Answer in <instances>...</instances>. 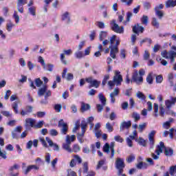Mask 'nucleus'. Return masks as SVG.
<instances>
[{
    "label": "nucleus",
    "instance_id": "26",
    "mask_svg": "<svg viewBox=\"0 0 176 176\" xmlns=\"http://www.w3.org/2000/svg\"><path fill=\"white\" fill-rule=\"evenodd\" d=\"M36 121L32 118H27L25 120V126H30V127H35Z\"/></svg>",
    "mask_w": 176,
    "mask_h": 176
},
{
    "label": "nucleus",
    "instance_id": "32",
    "mask_svg": "<svg viewBox=\"0 0 176 176\" xmlns=\"http://www.w3.org/2000/svg\"><path fill=\"white\" fill-rule=\"evenodd\" d=\"M28 13L32 14V16H36V7L32 6L28 9Z\"/></svg>",
    "mask_w": 176,
    "mask_h": 176
},
{
    "label": "nucleus",
    "instance_id": "24",
    "mask_svg": "<svg viewBox=\"0 0 176 176\" xmlns=\"http://www.w3.org/2000/svg\"><path fill=\"white\" fill-rule=\"evenodd\" d=\"M175 101H176V98H172L171 100H166L165 101V105H166L167 109H170V108H171L172 105H175Z\"/></svg>",
    "mask_w": 176,
    "mask_h": 176
},
{
    "label": "nucleus",
    "instance_id": "9",
    "mask_svg": "<svg viewBox=\"0 0 176 176\" xmlns=\"http://www.w3.org/2000/svg\"><path fill=\"white\" fill-rule=\"evenodd\" d=\"M58 126L60 128L61 134L65 135L68 132V124L64 122V120H60L58 122Z\"/></svg>",
    "mask_w": 176,
    "mask_h": 176
},
{
    "label": "nucleus",
    "instance_id": "60",
    "mask_svg": "<svg viewBox=\"0 0 176 176\" xmlns=\"http://www.w3.org/2000/svg\"><path fill=\"white\" fill-rule=\"evenodd\" d=\"M155 79H156V83H162V82H163V76L162 75L157 76Z\"/></svg>",
    "mask_w": 176,
    "mask_h": 176
},
{
    "label": "nucleus",
    "instance_id": "18",
    "mask_svg": "<svg viewBox=\"0 0 176 176\" xmlns=\"http://www.w3.org/2000/svg\"><path fill=\"white\" fill-rule=\"evenodd\" d=\"M119 88H115L113 92L110 94V98H111V102L112 104H115V101L116 99H115V97L119 96Z\"/></svg>",
    "mask_w": 176,
    "mask_h": 176
},
{
    "label": "nucleus",
    "instance_id": "50",
    "mask_svg": "<svg viewBox=\"0 0 176 176\" xmlns=\"http://www.w3.org/2000/svg\"><path fill=\"white\" fill-rule=\"evenodd\" d=\"M15 113H19V104L17 102H14L12 105Z\"/></svg>",
    "mask_w": 176,
    "mask_h": 176
},
{
    "label": "nucleus",
    "instance_id": "7",
    "mask_svg": "<svg viewBox=\"0 0 176 176\" xmlns=\"http://www.w3.org/2000/svg\"><path fill=\"white\" fill-rule=\"evenodd\" d=\"M103 151L106 153H109L111 151V157L115 156V142H111V144L106 143L103 146Z\"/></svg>",
    "mask_w": 176,
    "mask_h": 176
},
{
    "label": "nucleus",
    "instance_id": "37",
    "mask_svg": "<svg viewBox=\"0 0 176 176\" xmlns=\"http://www.w3.org/2000/svg\"><path fill=\"white\" fill-rule=\"evenodd\" d=\"M20 168V166L17 164H14L12 166H10L8 170L10 173H14V170H19Z\"/></svg>",
    "mask_w": 176,
    "mask_h": 176
},
{
    "label": "nucleus",
    "instance_id": "31",
    "mask_svg": "<svg viewBox=\"0 0 176 176\" xmlns=\"http://www.w3.org/2000/svg\"><path fill=\"white\" fill-rule=\"evenodd\" d=\"M164 153L166 156H171L172 155H174V150L170 147L165 148Z\"/></svg>",
    "mask_w": 176,
    "mask_h": 176
},
{
    "label": "nucleus",
    "instance_id": "5",
    "mask_svg": "<svg viewBox=\"0 0 176 176\" xmlns=\"http://www.w3.org/2000/svg\"><path fill=\"white\" fill-rule=\"evenodd\" d=\"M116 168L118 170V175H120L123 173V168L126 166L124 164V160L123 158L118 157L115 162Z\"/></svg>",
    "mask_w": 176,
    "mask_h": 176
},
{
    "label": "nucleus",
    "instance_id": "4",
    "mask_svg": "<svg viewBox=\"0 0 176 176\" xmlns=\"http://www.w3.org/2000/svg\"><path fill=\"white\" fill-rule=\"evenodd\" d=\"M37 94L38 97H42L44 94H45V99L47 100V98L52 96V91L47 89V85H44L43 87L38 89Z\"/></svg>",
    "mask_w": 176,
    "mask_h": 176
},
{
    "label": "nucleus",
    "instance_id": "35",
    "mask_svg": "<svg viewBox=\"0 0 176 176\" xmlns=\"http://www.w3.org/2000/svg\"><path fill=\"white\" fill-rule=\"evenodd\" d=\"M173 122V118H170L169 121H167L163 124L164 129H166V130H168L171 123Z\"/></svg>",
    "mask_w": 176,
    "mask_h": 176
},
{
    "label": "nucleus",
    "instance_id": "44",
    "mask_svg": "<svg viewBox=\"0 0 176 176\" xmlns=\"http://www.w3.org/2000/svg\"><path fill=\"white\" fill-rule=\"evenodd\" d=\"M172 57H176V52L174 51L167 52L166 58H171Z\"/></svg>",
    "mask_w": 176,
    "mask_h": 176
},
{
    "label": "nucleus",
    "instance_id": "33",
    "mask_svg": "<svg viewBox=\"0 0 176 176\" xmlns=\"http://www.w3.org/2000/svg\"><path fill=\"white\" fill-rule=\"evenodd\" d=\"M126 160L127 163H132V162H134L135 160V155L131 154L126 157Z\"/></svg>",
    "mask_w": 176,
    "mask_h": 176
},
{
    "label": "nucleus",
    "instance_id": "27",
    "mask_svg": "<svg viewBox=\"0 0 176 176\" xmlns=\"http://www.w3.org/2000/svg\"><path fill=\"white\" fill-rule=\"evenodd\" d=\"M90 108H91L90 107V104H86L83 102H81V111L85 112V111H89V109H90Z\"/></svg>",
    "mask_w": 176,
    "mask_h": 176
},
{
    "label": "nucleus",
    "instance_id": "8",
    "mask_svg": "<svg viewBox=\"0 0 176 176\" xmlns=\"http://www.w3.org/2000/svg\"><path fill=\"white\" fill-rule=\"evenodd\" d=\"M85 80L86 82H87V83H89V89H91V87H95V89H98V87H100V85H101V81L93 79L92 77H89L86 78Z\"/></svg>",
    "mask_w": 176,
    "mask_h": 176
},
{
    "label": "nucleus",
    "instance_id": "13",
    "mask_svg": "<svg viewBox=\"0 0 176 176\" xmlns=\"http://www.w3.org/2000/svg\"><path fill=\"white\" fill-rule=\"evenodd\" d=\"M68 69L67 68H65L62 73V78L63 79H66L67 80H72L74 79V74L72 73H67Z\"/></svg>",
    "mask_w": 176,
    "mask_h": 176
},
{
    "label": "nucleus",
    "instance_id": "30",
    "mask_svg": "<svg viewBox=\"0 0 176 176\" xmlns=\"http://www.w3.org/2000/svg\"><path fill=\"white\" fill-rule=\"evenodd\" d=\"M98 98L100 101H101L103 107H105V105H107V98L104 97V95L102 94H99Z\"/></svg>",
    "mask_w": 176,
    "mask_h": 176
},
{
    "label": "nucleus",
    "instance_id": "48",
    "mask_svg": "<svg viewBox=\"0 0 176 176\" xmlns=\"http://www.w3.org/2000/svg\"><path fill=\"white\" fill-rule=\"evenodd\" d=\"M13 17H14L16 24H19V23L20 21V16H19V14H17V11H14V13L13 14Z\"/></svg>",
    "mask_w": 176,
    "mask_h": 176
},
{
    "label": "nucleus",
    "instance_id": "55",
    "mask_svg": "<svg viewBox=\"0 0 176 176\" xmlns=\"http://www.w3.org/2000/svg\"><path fill=\"white\" fill-rule=\"evenodd\" d=\"M50 134L52 137H56V135H58V132L57 130H56V129H50Z\"/></svg>",
    "mask_w": 176,
    "mask_h": 176
},
{
    "label": "nucleus",
    "instance_id": "10",
    "mask_svg": "<svg viewBox=\"0 0 176 176\" xmlns=\"http://www.w3.org/2000/svg\"><path fill=\"white\" fill-rule=\"evenodd\" d=\"M133 82H135L137 85H140V83H142V82H144V78L138 74V72L137 70L135 71L132 75L131 83H133Z\"/></svg>",
    "mask_w": 176,
    "mask_h": 176
},
{
    "label": "nucleus",
    "instance_id": "45",
    "mask_svg": "<svg viewBox=\"0 0 176 176\" xmlns=\"http://www.w3.org/2000/svg\"><path fill=\"white\" fill-rule=\"evenodd\" d=\"M132 118L134 119L135 122H137L138 120H140V119H141L140 114L136 112L133 113Z\"/></svg>",
    "mask_w": 176,
    "mask_h": 176
},
{
    "label": "nucleus",
    "instance_id": "51",
    "mask_svg": "<svg viewBox=\"0 0 176 176\" xmlns=\"http://www.w3.org/2000/svg\"><path fill=\"white\" fill-rule=\"evenodd\" d=\"M136 96L138 98H140V100H145L146 98L145 95H144V94H142L141 91H138Z\"/></svg>",
    "mask_w": 176,
    "mask_h": 176
},
{
    "label": "nucleus",
    "instance_id": "58",
    "mask_svg": "<svg viewBox=\"0 0 176 176\" xmlns=\"http://www.w3.org/2000/svg\"><path fill=\"white\" fill-rule=\"evenodd\" d=\"M74 54L76 58H82V57H83V53L82 52V51H77L75 52Z\"/></svg>",
    "mask_w": 176,
    "mask_h": 176
},
{
    "label": "nucleus",
    "instance_id": "56",
    "mask_svg": "<svg viewBox=\"0 0 176 176\" xmlns=\"http://www.w3.org/2000/svg\"><path fill=\"white\" fill-rule=\"evenodd\" d=\"M131 17H133V12H128L126 13V20L125 23H129L130 19H131Z\"/></svg>",
    "mask_w": 176,
    "mask_h": 176
},
{
    "label": "nucleus",
    "instance_id": "25",
    "mask_svg": "<svg viewBox=\"0 0 176 176\" xmlns=\"http://www.w3.org/2000/svg\"><path fill=\"white\" fill-rule=\"evenodd\" d=\"M33 107L32 106H26L25 110H22L21 112V115L22 116H25V115H28V113H31L32 112Z\"/></svg>",
    "mask_w": 176,
    "mask_h": 176
},
{
    "label": "nucleus",
    "instance_id": "57",
    "mask_svg": "<svg viewBox=\"0 0 176 176\" xmlns=\"http://www.w3.org/2000/svg\"><path fill=\"white\" fill-rule=\"evenodd\" d=\"M152 24L153 27H155V28H157L159 27V21H157V19L156 18H153Z\"/></svg>",
    "mask_w": 176,
    "mask_h": 176
},
{
    "label": "nucleus",
    "instance_id": "16",
    "mask_svg": "<svg viewBox=\"0 0 176 176\" xmlns=\"http://www.w3.org/2000/svg\"><path fill=\"white\" fill-rule=\"evenodd\" d=\"M144 27L140 25V23H138L137 25H135L133 28H132V31L134 34H138V32H141V34H142L144 31Z\"/></svg>",
    "mask_w": 176,
    "mask_h": 176
},
{
    "label": "nucleus",
    "instance_id": "17",
    "mask_svg": "<svg viewBox=\"0 0 176 176\" xmlns=\"http://www.w3.org/2000/svg\"><path fill=\"white\" fill-rule=\"evenodd\" d=\"M71 14L68 12H65L62 14L63 21H65L66 24H71Z\"/></svg>",
    "mask_w": 176,
    "mask_h": 176
},
{
    "label": "nucleus",
    "instance_id": "43",
    "mask_svg": "<svg viewBox=\"0 0 176 176\" xmlns=\"http://www.w3.org/2000/svg\"><path fill=\"white\" fill-rule=\"evenodd\" d=\"M154 112L155 118H157V116H159V104L157 103H154Z\"/></svg>",
    "mask_w": 176,
    "mask_h": 176
},
{
    "label": "nucleus",
    "instance_id": "23",
    "mask_svg": "<svg viewBox=\"0 0 176 176\" xmlns=\"http://www.w3.org/2000/svg\"><path fill=\"white\" fill-rule=\"evenodd\" d=\"M176 6V0H167L165 1V8L168 9L170 8H175Z\"/></svg>",
    "mask_w": 176,
    "mask_h": 176
},
{
    "label": "nucleus",
    "instance_id": "49",
    "mask_svg": "<svg viewBox=\"0 0 176 176\" xmlns=\"http://www.w3.org/2000/svg\"><path fill=\"white\" fill-rule=\"evenodd\" d=\"M53 68H54V65L52 64L48 63L46 65V69L47 71H49L50 72H53Z\"/></svg>",
    "mask_w": 176,
    "mask_h": 176
},
{
    "label": "nucleus",
    "instance_id": "34",
    "mask_svg": "<svg viewBox=\"0 0 176 176\" xmlns=\"http://www.w3.org/2000/svg\"><path fill=\"white\" fill-rule=\"evenodd\" d=\"M153 73H150L146 77V82L148 85H152L153 83V78L152 77Z\"/></svg>",
    "mask_w": 176,
    "mask_h": 176
},
{
    "label": "nucleus",
    "instance_id": "21",
    "mask_svg": "<svg viewBox=\"0 0 176 176\" xmlns=\"http://www.w3.org/2000/svg\"><path fill=\"white\" fill-rule=\"evenodd\" d=\"M27 167V168H26ZM32 167L31 165H29L27 166V164H25V162L22 163V173L25 175H28V173H30V171H31Z\"/></svg>",
    "mask_w": 176,
    "mask_h": 176
},
{
    "label": "nucleus",
    "instance_id": "14",
    "mask_svg": "<svg viewBox=\"0 0 176 176\" xmlns=\"http://www.w3.org/2000/svg\"><path fill=\"white\" fill-rule=\"evenodd\" d=\"M25 3H27V0H18L16 9L19 13H24V8L23 6L25 5Z\"/></svg>",
    "mask_w": 176,
    "mask_h": 176
},
{
    "label": "nucleus",
    "instance_id": "19",
    "mask_svg": "<svg viewBox=\"0 0 176 176\" xmlns=\"http://www.w3.org/2000/svg\"><path fill=\"white\" fill-rule=\"evenodd\" d=\"M131 127V121H123L120 125V131H123L124 129H130Z\"/></svg>",
    "mask_w": 176,
    "mask_h": 176
},
{
    "label": "nucleus",
    "instance_id": "47",
    "mask_svg": "<svg viewBox=\"0 0 176 176\" xmlns=\"http://www.w3.org/2000/svg\"><path fill=\"white\" fill-rule=\"evenodd\" d=\"M43 124H45V122L39 121L37 124H34V128L42 129V127H43Z\"/></svg>",
    "mask_w": 176,
    "mask_h": 176
},
{
    "label": "nucleus",
    "instance_id": "63",
    "mask_svg": "<svg viewBox=\"0 0 176 176\" xmlns=\"http://www.w3.org/2000/svg\"><path fill=\"white\" fill-rule=\"evenodd\" d=\"M63 108V106L61 104H55L54 109L56 111V112H61V109Z\"/></svg>",
    "mask_w": 176,
    "mask_h": 176
},
{
    "label": "nucleus",
    "instance_id": "15",
    "mask_svg": "<svg viewBox=\"0 0 176 176\" xmlns=\"http://www.w3.org/2000/svg\"><path fill=\"white\" fill-rule=\"evenodd\" d=\"M109 49H111V51H110L111 57H112L114 59L116 58V54L119 53V49L118 48V46L112 47V45H110L109 46Z\"/></svg>",
    "mask_w": 176,
    "mask_h": 176
},
{
    "label": "nucleus",
    "instance_id": "12",
    "mask_svg": "<svg viewBox=\"0 0 176 176\" xmlns=\"http://www.w3.org/2000/svg\"><path fill=\"white\" fill-rule=\"evenodd\" d=\"M72 53V50H63V54H60V61L65 65H67V60H65V55L66 56H71Z\"/></svg>",
    "mask_w": 176,
    "mask_h": 176
},
{
    "label": "nucleus",
    "instance_id": "6",
    "mask_svg": "<svg viewBox=\"0 0 176 176\" xmlns=\"http://www.w3.org/2000/svg\"><path fill=\"white\" fill-rule=\"evenodd\" d=\"M110 25L112 31H114V32H116L117 34H123L124 32V28L123 26L120 27L118 23H116V20L113 19L110 22Z\"/></svg>",
    "mask_w": 176,
    "mask_h": 176
},
{
    "label": "nucleus",
    "instance_id": "36",
    "mask_svg": "<svg viewBox=\"0 0 176 176\" xmlns=\"http://www.w3.org/2000/svg\"><path fill=\"white\" fill-rule=\"evenodd\" d=\"M107 35H108L107 32L101 31L100 34H99V39H100V41H104V39H105V38H107Z\"/></svg>",
    "mask_w": 176,
    "mask_h": 176
},
{
    "label": "nucleus",
    "instance_id": "54",
    "mask_svg": "<svg viewBox=\"0 0 176 176\" xmlns=\"http://www.w3.org/2000/svg\"><path fill=\"white\" fill-rule=\"evenodd\" d=\"M157 61H158V63H160L162 64V65H164V66H166L168 64L167 60H166L164 59H162V58H157Z\"/></svg>",
    "mask_w": 176,
    "mask_h": 176
},
{
    "label": "nucleus",
    "instance_id": "22",
    "mask_svg": "<svg viewBox=\"0 0 176 176\" xmlns=\"http://www.w3.org/2000/svg\"><path fill=\"white\" fill-rule=\"evenodd\" d=\"M155 134H156L155 131H151L150 133H148V141L149 144L153 147L155 145Z\"/></svg>",
    "mask_w": 176,
    "mask_h": 176
},
{
    "label": "nucleus",
    "instance_id": "38",
    "mask_svg": "<svg viewBox=\"0 0 176 176\" xmlns=\"http://www.w3.org/2000/svg\"><path fill=\"white\" fill-rule=\"evenodd\" d=\"M80 129V120H77L75 123V126L74 127L72 132L75 133L77 130Z\"/></svg>",
    "mask_w": 176,
    "mask_h": 176
},
{
    "label": "nucleus",
    "instance_id": "42",
    "mask_svg": "<svg viewBox=\"0 0 176 176\" xmlns=\"http://www.w3.org/2000/svg\"><path fill=\"white\" fill-rule=\"evenodd\" d=\"M13 27H14V24H13L12 23V21H10L9 23H8L6 24V30H7V31H8V32H10V31H12V28H13Z\"/></svg>",
    "mask_w": 176,
    "mask_h": 176
},
{
    "label": "nucleus",
    "instance_id": "1",
    "mask_svg": "<svg viewBox=\"0 0 176 176\" xmlns=\"http://www.w3.org/2000/svg\"><path fill=\"white\" fill-rule=\"evenodd\" d=\"M122 82H123V76L120 74V72L116 70L114 72L113 80H109L108 85L112 90L115 86H122Z\"/></svg>",
    "mask_w": 176,
    "mask_h": 176
},
{
    "label": "nucleus",
    "instance_id": "46",
    "mask_svg": "<svg viewBox=\"0 0 176 176\" xmlns=\"http://www.w3.org/2000/svg\"><path fill=\"white\" fill-rule=\"evenodd\" d=\"M105 164V160H101L98 162V165L96 166V170H100V168Z\"/></svg>",
    "mask_w": 176,
    "mask_h": 176
},
{
    "label": "nucleus",
    "instance_id": "3",
    "mask_svg": "<svg viewBox=\"0 0 176 176\" xmlns=\"http://www.w3.org/2000/svg\"><path fill=\"white\" fill-rule=\"evenodd\" d=\"M166 148L164 143L163 142H160V144L157 146V149L155 151L156 154H155V153H152L151 157H153L154 160H159L160 158V153H163V149L166 151Z\"/></svg>",
    "mask_w": 176,
    "mask_h": 176
},
{
    "label": "nucleus",
    "instance_id": "53",
    "mask_svg": "<svg viewBox=\"0 0 176 176\" xmlns=\"http://www.w3.org/2000/svg\"><path fill=\"white\" fill-rule=\"evenodd\" d=\"M106 129L108 130V131H109V133H112V131H113V126H112L109 122L106 124Z\"/></svg>",
    "mask_w": 176,
    "mask_h": 176
},
{
    "label": "nucleus",
    "instance_id": "40",
    "mask_svg": "<svg viewBox=\"0 0 176 176\" xmlns=\"http://www.w3.org/2000/svg\"><path fill=\"white\" fill-rule=\"evenodd\" d=\"M35 85L37 87H41L43 85V81L41 78H36L34 80Z\"/></svg>",
    "mask_w": 176,
    "mask_h": 176
},
{
    "label": "nucleus",
    "instance_id": "20",
    "mask_svg": "<svg viewBox=\"0 0 176 176\" xmlns=\"http://www.w3.org/2000/svg\"><path fill=\"white\" fill-rule=\"evenodd\" d=\"M135 167L138 170H146L149 167V164H146V162H140L136 164Z\"/></svg>",
    "mask_w": 176,
    "mask_h": 176
},
{
    "label": "nucleus",
    "instance_id": "52",
    "mask_svg": "<svg viewBox=\"0 0 176 176\" xmlns=\"http://www.w3.org/2000/svg\"><path fill=\"white\" fill-rule=\"evenodd\" d=\"M96 25H97V27H98V28H100V29L105 28V23L104 22H102V21H97L96 22Z\"/></svg>",
    "mask_w": 176,
    "mask_h": 176
},
{
    "label": "nucleus",
    "instance_id": "64",
    "mask_svg": "<svg viewBox=\"0 0 176 176\" xmlns=\"http://www.w3.org/2000/svg\"><path fill=\"white\" fill-rule=\"evenodd\" d=\"M45 160L47 164H50V154L49 153H47L45 156Z\"/></svg>",
    "mask_w": 176,
    "mask_h": 176
},
{
    "label": "nucleus",
    "instance_id": "61",
    "mask_svg": "<svg viewBox=\"0 0 176 176\" xmlns=\"http://www.w3.org/2000/svg\"><path fill=\"white\" fill-rule=\"evenodd\" d=\"M155 12L156 16H157L159 17V19H162V17H163V16H164V14L163 13V12H162L160 10H155Z\"/></svg>",
    "mask_w": 176,
    "mask_h": 176
},
{
    "label": "nucleus",
    "instance_id": "11",
    "mask_svg": "<svg viewBox=\"0 0 176 176\" xmlns=\"http://www.w3.org/2000/svg\"><path fill=\"white\" fill-rule=\"evenodd\" d=\"M81 133H78V139L79 140L80 142H82V137L85 135V133H86V129H87V122L86 121L82 120L81 122Z\"/></svg>",
    "mask_w": 176,
    "mask_h": 176
},
{
    "label": "nucleus",
    "instance_id": "41",
    "mask_svg": "<svg viewBox=\"0 0 176 176\" xmlns=\"http://www.w3.org/2000/svg\"><path fill=\"white\" fill-rule=\"evenodd\" d=\"M38 63L41 64L43 69H46V63H45V59L42 56L38 57Z\"/></svg>",
    "mask_w": 176,
    "mask_h": 176
},
{
    "label": "nucleus",
    "instance_id": "59",
    "mask_svg": "<svg viewBox=\"0 0 176 176\" xmlns=\"http://www.w3.org/2000/svg\"><path fill=\"white\" fill-rule=\"evenodd\" d=\"M114 140L117 142H121V143L123 142V141H124V140H123L120 135L114 136Z\"/></svg>",
    "mask_w": 176,
    "mask_h": 176
},
{
    "label": "nucleus",
    "instance_id": "29",
    "mask_svg": "<svg viewBox=\"0 0 176 176\" xmlns=\"http://www.w3.org/2000/svg\"><path fill=\"white\" fill-rule=\"evenodd\" d=\"M140 21L144 25H148V23L149 22V18L146 15H143L140 19Z\"/></svg>",
    "mask_w": 176,
    "mask_h": 176
},
{
    "label": "nucleus",
    "instance_id": "2",
    "mask_svg": "<svg viewBox=\"0 0 176 176\" xmlns=\"http://www.w3.org/2000/svg\"><path fill=\"white\" fill-rule=\"evenodd\" d=\"M76 140V136L75 135H67L66 136V143H64L63 144V148L65 149V151H67V152H69V153H72L73 151L71 148V142H74Z\"/></svg>",
    "mask_w": 176,
    "mask_h": 176
},
{
    "label": "nucleus",
    "instance_id": "62",
    "mask_svg": "<svg viewBox=\"0 0 176 176\" xmlns=\"http://www.w3.org/2000/svg\"><path fill=\"white\" fill-rule=\"evenodd\" d=\"M67 176H78V175H76V173H75V171L71 169H68Z\"/></svg>",
    "mask_w": 176,
    "mask_h": 176
},
{
    "label": "nucleus",
    "instance_id": "28",
    "mask_svg": "<svg viewBox=\"0 0 176 176\" xmlns=\"http://www.w3.org/2000/svg\"><path fill=\"white\" fill-rule=\"evenodd\" d=\"M136 142L141 145L142 146H146V140H144L142 138H139L138 139L135 140Z\"/></svg>",
    "mask_w": 176,
    "mask_h": 176
},
{
    "label": "nucleus",
    "instance_id": "39",
    "mask_svg": "<svg viewBox=\"0 0 176 176\" xmlns=\"http://www.w3.org/2000/svg\"><path fill=\"white\" fill-rule=\"evenodd\" d=\"M175 173H176V166H170V169H169L170 175L174 176V175H175Z\"/></svg>",
    "mask_w": 176,
    "mask_h": 176
}]
</instances>
